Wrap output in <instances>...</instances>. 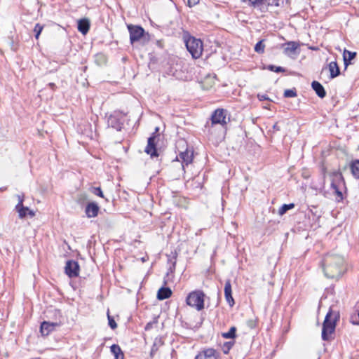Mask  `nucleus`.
<instances>
[{
    "label": "nucleus",
    "instance_id": "obj_1",
    "mask_svg": "<svg viewBox=\"0 0 359 359\" xmlns=\"http://www.w3.org/2000/svg\"><path fill=\"white\" fill-rule=\"evenodd\" d=\"M344 257L333 254H327L323 260L325 276L328 278H339L344 272Z\"/></svg>",
    "mask_w": 359,
    "mask_h": 359
},
{
    "label": "nucleus",
    "instance_id": "obj_2",
    "mask_svg": "<svg viewBox=\"0 0 359 359\" xmlns=\"http://www.w3.org/2000/svg\"><path fill=\"white\" fill-rule=\"evenodd\" d=\"M339 318V313L330 309L323 323L321 337L323 341H330L332 339V334L334 332L337 321Z\"/></svg>",
    "mask_w": 359,
    "mask_h": 359
},
{
    "label": "nucleus",
    "instance_id": "obj_3",
    "mask_svg": "<svg viewBox=\"0 0 359 359\" xmlns=\"http://www.w3.org/2000/svg\"><path fill=\"white\" fill-rule=\"evenodd\" d=\"M184 41L187 50L194 59L199 58L203 50V41L190 35H184Z\"/></svg>",
    "mask_w": 359,
    "mask_h": 359
},
{
    "label": "nucleus",
    "instance_id": "obj_4",
    "mask_svg": "<svg viewBox=\"0 0 359 359\" xmlns=\"http://www.w3.org/2000/svg\"><path fill=\"white\" fill-rule=\"evenodd\" d=\"M331 189L335 195V199L338 202L344 198L342 191L345 189V182L342 174L339 171L332 173Z\"/></svg>",
    "mask_w": 359,
    "mask_h": 359
},
{
    "label": "nucleus",
    "instance_id": "obj_5",
    "mask_svg": "<svg viewBox=\"0 0 359 359\" xmlns=\"http://www.w3.org/2000/svg\"><path fill=\"white\" fill-rule=\"evenodd\" d=\"M249 5L257 8L261 12H266L269 6H283V0H248Z\"/></svg>",
    "mask_w": 359,
    "mask_h": 359
},
{
    "label": "nucleus",
    "instance_id": "obj_6",
    "mask_svg": "<svg viewBox=\"0 0 359 359\" xmlns=\"http://www.w3.org/2000/svg\"><path fill=\"white\" fill-rule=\"evenodd\" d=\"M186 302L189 306L201 311L204 308V293L201 290L191 292L187 296Z\"/></svg>",
    "mask_w": 359,
    "mask_h": 359
},
{
    "label": "nucleus",
    "instance_id": "obj_7",
    "mask_svg": "<svg viewBox=\"0 0 359 359\" xmlns=\"http://www.w3.org/2000/svg\"><path fill=\"white\" fill-rule=\"evenodd\" d=\"M128 29L130 33V41L132 44L139 41L144 36V29L140 26L128 25Z\"/></svg>",
    "mask_w": 359,
    "mask_h": 359
},
{
    "label": "nucleus",
    "instance_id": "obj_8",
    "mask_svg": "<svg viewBox=\"0 0 359 359\" xmlns=\"http://www.w3.org/2000/svg\"><path fill=\"white\" fill-rule=\"evenodd\" d=\"M65 273L69 278L77 277L79 274V265L74 260H68L65 267Z\"/></svg>",
    "mask_w": 359,
    "mask_h": 359
},
{
    "label": "nucleus",
    "instance_id": "obj_9",
    "mask_svg": "<svg viewBox=\"0 0 359 359\" xmlns=\"http://www.w3.org/2000/svg\"><path fill=\"white\" fill-rule=\"evenodd\" d=\"M283 53L289 57L299 54L297 50L299 48V43L296 41H288L283 44Z\"/></svg>",
    "mask_w": 359,
    "mask_h": 359
},
{
    "label": "nucleus",
    "instance_id": "obj_10",
    "mask_svg": "<svg viewBox=\"0 0 359 359\" xmlns=\"http://www.w3.org/2000/svg\"><path fill=\"white\" fill-rule=\"evenodd\" d=\"M225 112V110L223 109H216L211 116L212 124L225 125L226 123Z\"/></svg>",
    "mask_w": 359,
    "mask_h": 359
},
{
    "label": "nucleus",
    "instance_id": "obj_11",
    "mask_svg": "<svg viewBox=\"0 0 359 359\" xmlns=\"http://www.w3.org/2000/svg\"><path fill=\"white\" fill-rule=\"evenodd\" d=\"M107 124L108 126L114 128L117 131H120L123 126V123L120 120V114L117 112L110 114L107 117Z\"/></svg>",
    "mask_w": 359,
    "mask_h": 359
},
{
    "label": "nucleus",
    "instance_id": "obj_12",
    "mask_svg": "<svg viewBox=\"0 0 359 359\" xmlns=\"http://www.w3.org/2000/svg\"><path fill=\"white\" fill-rule=\"evenodd\" d=\"M219 354L214 348H207L201 351L195 359H219Z\"/></svg>",
    "mask_w": 359,
    "mask_h": 359
},
{
    "label": "nucleus",
    "instance_id": "obj_13",
    "mask_svg": "<svg viewBox=\"0 0 359 359\" xmlns=\"http://www.w3.org/2000/svg\"><path fill=\"white\" fill-rule=\"evenodd\" d=\"M156 136L153 135L148 138L147 145L144 151L151 156V158L158 156L156 147Z\"/></svg>",
    "mask_w": 359,
    "mask_h": 359
},
{
    "label": "nucleus",
    "instance_id": "obj_14",
    "mask_svg": "<svg viewBox=\"0 0 359 359\" xmlns=\"http://www.w3.org/2000/svg\"><path fill=\"white\" fill-rule=\"evenodd\" d=\"M60 325L57 323H50L48 321H43L41 324L40 332L43 336L48 335L52 331L55 330L56 327Z\"/></svg>",
    "mask_w": 359,
    "mask_h": 359
},
{
    "label": "nucleus",
    "instance_id": "obj_15",
    "mask_svg": "<svg viewBox=\"0 0 359 359\" xmlns=\"http://www.w3.org/2000/svg\"><path fill=\"white\" fill-rule=\"evenodd\" d=\"M224 297L229 306L232 307L235 302L232 297L231 285L229 280H226L224 285Z\"/></svg>",
    "mask_w": 359,
    "mask_h": 359
},
{
    "label": "nucleus",
    "instance_id": "obj_16",
    "mask_svg": "<svg viewBox=\"0 0 359 359\" xmlns=\"http://www.w3.org/2000/svg\"><path fill=\"white\" fill-rule=\"evenodd\" d=\"M100 208L95 202L89 203L85 209V212L88 218L95 217L98 215Z\"/></svg>",
    "mask_w": 359,
    "mask_h": 359
},
{
    "label": "nucleus",
    "instance_id": "obj_17",
    "mask_svg": "<svg viewBox=\"0 0 359 359\" xmlns=\"http://www.w3.org/2000/svg\"><path fill=\"white\" fill-rule=\"evenodd\" d=\"M179 156L182 159L183 168L184 165H188L190 164L193 161V152L189 151L188 149H187L184 151L180 152Z\"/></svg>",
    "mask_w": 359,
    "mask_h": 359
},
{
    "label": "nucleus",
    "instance_id": "obj_18",
    "mask_svg": "<svg viewBox=\"0 0 359 359\" xmlns=\"http://www.w3.org/2000/svg\"><path fill=\"white\" fill-rule=\"evenodd\" d=\"M311 87L319 97L324 98L326 96V91L324 87L318 81H313L311 83Z\"/></svg>",
    "mask_w": 359,
    "mask_h": 359
},
{
    "label": "nucleus",
    "instance_id": "obj_19",
    "mask_svg": "<svg viewBox=\"0 0 359 359\" xmlns=\"http://www.w3.org/2000/svg\"><path fill=\"white\" fill-rule=\"evenodd\" d=\"M90 29V22L88 19H81L78 22V30L83 34L88 33Z\"/></svg>",
    "mask_w": 359,
    "mask_h": 359
},
{
    "label": "nucleus",
    "instance_id": "obj_20",
    "mask_svg": "<svg viewBox=\"0 0 359 359\" xmlns=\"http://www.w3.org/2000/svg\"><path fill=\"white\" fill-rule=\"evenodd\" d=\"M172 295V290L167 287H161L157 293V298L159 300H163L169 298Z\"/></svg>",
    "mask_w": 359,
    "mask_h": 359
},
{
    "label": "nucleus",
    "instance_id": "obj_21",
    "mask_svg": "<svg viewBox=\"0 0 359 359\" xmlns=\"http://www.w3.org/2000/svg\"><path fill=\"white\" fill-rule=\"evenodd\" d=\"M356 56L355 52H351L348 50H344L343 53L344 63L345 68H346L350 64L351 61L354 59Z\"/></svg>",
    "mask_w": 359,
    "mask_h": 359
},
{
    "label": "nucleus",
    "instance_id": "obj_22",
    "mask_svg": "<svg viewBox=\"0 0 359 359\" xmlns=\"http://www.w3.org/2000/svg\"><path fill=\"white\" fill-rule=\"evenodd\" d=\"M329 71L330 72V78L334 79L340 74L339 67L336 61L330 62L328 65Z\"/></svg>",
    "mask_w": 359,
    "mask_h": 359
},
{
    "label": "nucleus",
    "instance_id": "obj_23",
    "mask_svg": "<svg viewBox=\"0 0 359 359\" xmlns=\"http://www.w3.org/2000/svg\"><path fill=\"white\" fill-rule=\"evenodd\" d=\"M350 168L353 177L359 180V159L353 161L350 165Z\"/></svg>",
    "mask_w": 359,
    "mask_h": 359
},
{
    "label": "nucleus",
    "instance_id": "obj_24",
    "mask_svg": "<svg viewBox=\"0 0 359 359\" xmlns=\"http://www.w3.org/2000/svg\"><path fill=\"white\" fill-rule=\"evenodd\" d=\"M15 209L18 212V216L20 219L25 218L29 211V208L27 207H25L23 205H16Z\"/></svg>",
    "mask_w": 359,
    "mask_h": 359
},
{
    "label": "nucleus",
    "instance_id": "obj_25",
    "mask_svg": "<svg viewBox=\"0 0 359 359\" xmlns=\"http://www.w3.org/2000/svg\"><path fill=\"white\" fill-rule=\"evenodd\" d=\"M222 337L224 339H234L236 337V327L233 326L231 327L229 332H222Z\"/></svg>",
    "mask_w": 359,
    "mask_h": 359
},
{
    "label": "nucleus",
    "instance_id": "obj_26",
    "mask_svg": "<svg viewBox=\"0 0 359 359\" xmlns=\"http://www.w3.org/2000/svg\"><path fill=\"white\" fill-rule=\"evenodd\" d=\"M294 207V203L283 204L278 210V215H283L287 210L292 209Z\"/></svg>",
    "mask_w": 359,
    "mask_h": 359
},
{
    "label": "nucleus",
    "instance_id": "obj_27",
    "mask_svg": "<svg viewBox=\"0 0 359 359\" xmlns=\"http://www.w3.org/2000/svg\"><path fill=\"white\" fill-rule=\"evenodd\" d=\"M264 40L258 41L255 46V51L257 53H263L264 52L265 45L264 43Z\"/></svg>",
    "mask_w": 359,
    "mask_h": 359
},
{
    "label": "nucleus",
    "instance_id": "obj_28",
    "mask_svg": "<svg viewBox=\"0 0 359 359\" xmlns=\"http://www.w3.org/2000/svg\"><path fill=\"white\" fill-rule=\"evenodd\" d=\"M234 345V341H227L225 342L222 346V351L224 354L229 353V351Z\"/></svg>",
    "mask_w": 359,
    "mask_h": 359
},
{
    "label": "nucleus",
    "instance_id": "obj_29",
    "mask_svg": "<svg viewBox=\"0 0 359 359\" xmlns=\"http://www.w3.org/2000/svg\"><path fill=\"white\" fill-rule=\"evenodd\" d=\"M267 69H269V70H270L271 72H276V73L285 72V69H284L283 67H277V66H275V65H268Z\"/></svg>",
    "mask_w": 359,
    "mask_h": 359
},
{
    "label": "nucleus",
    "instance_id": "obj_30",
    "mask_svg": "<svg viewBox=\"0 0 359 359\" xmlns=\"http://www.w3.org/2000/svg\"><path fill=\"white\" fill-rule=\"evenodd\" d=\"M43 29V25L37 23L35 25L34 28V32L35 33V38L36 39H39L40 34L41 33L42 30Z\"/></svg>",
    "mask_w": 359,
    "mask_h": 359
},
{
    "label": "nucleus",
    "instance_id": "obj_31",
    "mask_svg": "<svg viewBox=\"0 0 359 359\" xmlns=\"http://www.w3.org/2000/svg\"><path fill=\"white\" fill-rule=\"evenodd\" d=\"M110 350L111 353L114 355V357L118 354L121 353V352H123L118 344L111 345L110 347Z\"/></svg>",
    "mask_w": 359,
    "mask_h": 359
},
{
    "label": "nucleus",
    "instance_id": "obj_32",
    "mask_svg": "<svg viewBox=\"0 0 359 359\" xmlns=\"http://www.w3.org/2000/svg\"><path fill=\"white\" fill-rule=\"evenodd\" d=\"M297 96V91L294 89H287L284 92L285 97H294Z\"/></svg>",
    "mask_w": 359,
    "mask_h": 359
},
{
    "label": "nucleus",
    "instance_id": "obj_33",
    "mask_svg": "<svg viewBox=\"0 0 359 359\" xmlns=\"http://www.w3.org/2000/svg\"><path fill=\"white\" fill-rule=\"evenodd\" d=\"M107 318H108V323H109V327L112 330L116 329L117 327V324L115 322L114 318L112 316H111L109 313L107 314Z\"/></svg>",
    "mask_w": 359,
    "mask_h": 359
},
{
    "label": "nucleus",
    "instance_id": "obj_34",
    "mask_svg": "<svg viewBox=\"0 0 359 359\" xmlns=\"http://www.w3.org/2000/svg\"><path fill=\"white\" fill-rule=\"evenodd\" d=\"M93 193L100 197H104L102 191L100 187L95 188Z\"/></svg>",
    "mask_w": 359,
    "mask_h": 359
},
{
    "label": "nucleus",
    "instance_id": "obj_35",
    "mask_svg": "<svg viewBox=\"0 0 359 359\" xmlns=\"http://www.w3.org/2000/svg\"><path fill=\"white\" fill-rule=\"evenodd\" d=\"M17 198L18 199V203L17 205H23V201H24V195L22 194V195H17Z\"/></svg>",
    "mask_w": 359,
    "mask_h": 359
},
{
    "label": "nucleus",
    "instance_id": "obj_36",
    "mask_svg": "<svg viewBox=\"0 0 359 359\" xmlns=\"http://www.w3.org/2000/svg\"><path fill=\"white\" fill-rule=\"evenodd\" d=\"M154 323H156V321L149 322L148 323H147L144 327L145 330H149L150 329H151Z\"/></svg>",
    "mask_w": 359,
    "mask_h": 359
},
{
    "label": "nucleus",
    "instance_id": "obj_37",
    "mask_svg": "<svg viewBox=\"0 0 359 359\" xmlns=\"http://www.w3.org/2000/svg\"><path fill=\"white\" fill-rule=\"evenodd\" d=\"M158 350L157 347V339H156L154 345L152 346L151 351V355H153L154 352H156Z\"/></svg>",
    "mask_w": 359,
    "mask_h": 359
},
{
    "label": "nucleus",
    "instance_id": "obj_38",
    "mask_svg": "<svg viewBox=\"0 0 359 359\" xmlns=\"http://www.w3.org/2000/svg\"><path fill=\"white\" fill-rule=\"evenodd\" d=\"M174 261L172 262V265L170 266V271L173 272V271L175 269V265H176V257H174Z\"/></svg>",
    "mask_w": 359,
    "mask_h": 359
},
{
    "label": "nucleus",
    "instance_id": "obj_39",
    "mask_svg": "<svg viewBox=\"0 0 359 359\" xmlns=\"http://www.w3.org/2000/svg\"><path fill=\"white\" fill-rule=\"evenodd\" d=\"M247 324H248V326L249 327H250V328H254V327H255V321H254V320H248V323H247Z\"/></svg>",
    "mask_w": 359,
    "mask_h": 359
},
{
    "label": "nucleus",
    "instance_id": "obj_40",
    "mask_svg": "<svg viewBox=\"0 0 359 359\" xmlns=\"http://www.w3.org/2000/svg\"><path fill=\"white\" fill-rule=\"evenodd\" d=\"M257 97H258L259 100H268V97L265 94H263V95L258 94Z\"/></svg>",
    "mask_w": 359,
    "mask_h": 359
},
{
    "label": "nucleus",
    "instance_id": "obj_41",
    "mask_svg": "<svg viewBox=\"0 0 359 359\" xmlns=\"http://www.w3.org/2000/svg\"><path fill=\"white\" fill-rule=\"evenodd\" d=\"M114 358H115V359H123L124 358V354H123V352H121V353H119L117 355H116Z\"/></svg>",
    "mask_w": 359,
    "mask_h": 359
},
{
    "label": "nucleus",
    "instance_id": "obj_42",
    "mask_svg": "<svg viewBox=\"0 0 359 359\" xmlns=\"http://www.w3.org/2000/svg\"><path fill=\"white\" fill-rule=\"evenodd\" d=\"M188 3H189V6H191L193 5H195L197 4V2L196 1V0H194V2H191V0H189L188 1Z\"/></svg>",
    "mask_w": 359,
    "mask_h": 359
},
{
    "label": "nucleus",
    "instance_id": "obj_43",
    "mask_svg": "<svg viewBox=\"0 0 359 359\" xmlns=\"http://www.w3.org/2000/svg\"><path fill=\"white\" fill-rule=\"evenodd\" d=\"M48 86H50V88L53 90L55 89V88L56 87L55 84L54 83H48Z\"/></svg>",
    "mask_w": 359,
    "mask_h": 359
},
{
    "label": "nucleus",
    "instance_id": "obj_44",
    "mask_svg": "<svg viewBox=\"0 0 359 359\" xmlns=\"http://www.w3.org/2000/svg\"><path fill=\"white\" fill-rule=\"evenodd\" d=\"M27 214H29L30 215V217L34 216V212L32 210H30L29 209V211L27 212Z\"/></svg>",
    "mask_w": 359,
    "mask_h": 359
},
{
    "label": "nucleus",
    "instance_id": "obj_45",
    "mask_svg": "<svg viewBox=\"0 0 359 359\" xmlns=\"http://www.w3.org/2000/svg\"><path fill=\"white\" fill-rule=\"evenodd\" d=\"M273 128L277 130H279L280 128H279V126H278V123H275L274 126H273Z\"/></svg>",
    "mask_w": 359,
    "mask_h": 359
},
{
    "label": "nucleus",
    "instance_id": "obj_46",
    "mask_svg": "<svg viewBox=\"0 0 359 359\" xmlns=\"http://www.w3.org/2000/svg\"><path fill=\"white\" fill-rule=\"evenodd\" d=\"M158 344H162V343H161V339H159V340H158Z\"/></svg>",
    "mask_w": 359,
    "mask_h": 359
},
{
    "label": "nucleus",
    "instance_id": "obj_47",
    "mask_svg": "<svg viewBox=\"0 0 359 359\" xmlns=\"http://www.w3.org/2000/svg\"><path fill=\"white\" fill-rule=\"evenodd\" d=\"M243 1L245 2V1H246V0H243Z\"/></svg>",
    "mask_w": 359,
    "mask_h": 359
}]
</instances>
